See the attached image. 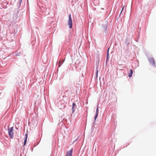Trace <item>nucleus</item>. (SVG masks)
<instances>
[{"instance_id":"1","label":"nucleus","mask_w":156,"mask_h":156,"mask_svg":"<svg viewBox=\"0 0 156 156\" xmlns=\"http://www.w3.org/2000/svg\"><path fill=\"white\" fill-rule=\"evenodd\" d=\"M8 133L10 137L12 138L13 136V127H11L8 128Z\"/></svg>"},{"instance_id":"2","label":"nucleus","mask_w":156,"mask_h":156,"mask_svg":"<svg viewBox=\"0 0 156 156\" xmlns=\"http://www.w3.org/2000/svg\"><path fill=\"white\" fill-rule=\"evenodd\" d=\"M72 20L71 17V14H69V16L68 25L69 26L70 28H72Z\"/></svg>"},{"instance_id":"3","label":"nucleus","mask_w":156,"mask_h":156,"mask_svg":"<svg viewBox=\"0 0 156 156\" xmlns=\"http://www.w3.org/2000/svg\"><path fill=\"white\" fill-rule=\"evenodd\" d=\"M149 62L154 67H155V61L154 59V58H150L149 59Z\"/></svg>"},{"instance_id":"4","label":"nucleus","mask_w":156,"mask_h":156,"mask_svg":"<svg viewBox=\"0 0 156 156\" xmlns=\"http://www.w3.org/2000/svg\"><path fill=\"white\" fill-rule=\"evenodd\" d=\"M73 150V149H72L70 150L67 151L66 156H72Z\"/></svg>"},{"instance_id":"5","label":"nucleus","mask_w":156,"mask_h":156,"mask_svg":"<svg viewBox=\"0 0 156 156\" xmlns=\"http://www.w3.org/2000/svg\"><path fill=\"white\" fill-rule=\"evenodd\" d=\"M76 105L75 103H73V107H72V112L73 113L74 112L75 109L76 108Z\"/></svg>"},{"instance_id":"6","label":"nucleus","mask_w":156,"mask_h":156,"mask_svg":"<svg viewBox=\"0 0 156 156\" xmlns=\"http://www.w3.org/2000/svg\"><path fill=\"white\" fill-rule=\"evenodd\" d=\"M27 136H28V135H27V134H25V139L24 141V145H26V143L27 142Z\"/></svg>"},{"instance_id":"7","label":"nucleus","mask_w":156,"mask_h":156,"mask_svg":"<svg viewBox=\"0 0 156 156\" xmlns=\"http://www.w3.org/2000/svg\"><path fill=\"white\" fill-rule=\"evenodd\" d=\"M133 73V71L132 69H131L130 70V73L128 74V76L130 77L132 76V74Z\"/></svg>"},{"instance_id":"8","label":"nucleus","mask_w":156,"mask_h":156,"mask_svg":"<svg viewBox=\"0 0 156 156\" xmlns=\"http://www.w3.org/2000/svg\"><path fill=\"white\" fill-rule=\"evenodd\" d=\"M109 50V48L108 49V52L107 55V61L109 59V54H108V50Z\"/></svg>"},{"instance_id":"9","label":"nucleus","mask_w":156,"mask_h":156,"mask_svg":"<svg viewBox=\"0 0 156 156\" xmlns=\"http://www.w3.org/2000/svg\"><path fill=\"white\" fill-rule=\"evenodd\" d=\"M63 60H62L61 61V62H59V65H58V67H60V66H61V65H60V63H61L62 64L63 63Z\"/></svg>"},{"instance_id":"10","label":"nucleus","mask_w":156,"mask_h":156,"mask_svg":"<svg viewBox=\"0 0 156 156\" xmlns=\"http://www.w3.org/2000/svg\"><path fill=\"white\" fill-rule=\"evenodd\" d=\"M98 108H97V109H96V114H97V115H98Z\"/></svg>"},{"instance_id":"11","label":"nucleus","mask_w":156,"mask_h":156,"mask_svg":"<svg viewBox=\"0 0 156 156\" xmlns=\"http://www.w3.org/2000/svg\"><path fill=\"white\" fill-rule=\"evenodd\" d=\"M98 115L97 114H96V115L95 116V117H94V120H96V119H97V116H98Z\"/></svg>"},{"instance_id":"12","label":"nucleus","mask_w":156,"mask_h":156,"mask_svg":"<svg viewBox=\"0 0 156 156\" xmlns=\"http://www.w3.org/2000/svg\"><path fill=\"white\" fill-rule=\"evenodd\" d=\"M66 106V105H65L63 107H61L60 108L61 109H64L65 108Z\"/></svg>"},{"instance_id":"13","label":"nucleus","mask_w":156,"mask_h":156,"mask_svg":"<svg viewBox=\"0 0 156 156\" xmlns=\"http://www.w3.org/2000/svg\"><path fill=\"white\" fill-rule=\"evenodd\" d=\"M124 6H123V7H122V11H121V13H122V10H123V9H124Z\"/></svg>"},{"instance_id":"14","label":"nucleus","mask_w":156,"mask_h":156,"mask_svg":"<svg viewBox=\"0 0 156 156\" xmlns=\"http://www.w3.org/2000/svg\"><path fill=\"white\" fill-rule=\"evenodd\" d=\"M98 73V71H97V74H96V77H97Z\"/></svg>"}]
</instances>
